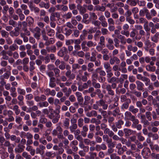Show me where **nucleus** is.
<instances>
[{
    "label": "nucleus",
    "instance_id": "13d9d810",
    "mask_svg": "<svg viewBox=\"0 0 159 159\" xmlns=\"http://www.w3.org/2000/svg\"><path fill=\"white\" fill-rule=\"evenodd\" d=\"M2 36L3 37H8L9 33L8 32L4 30H2L1 31Z\"/></svg>",
    "mask_w": 159,
    "mask_h": 159
},
{
    "label": "nucleus",
    "instance_id": "49530a36",
    "mask_svg": "<svg viewBox=\"0 0 159 159\" xmlns=\"http://www.w3.org/2000/svg\"><path fill=\"white\" fill-rule=\"evenodd\" d=\"M77 128V125L76 124H72V125L69 127V129L71 133H73Z\"/></svg>",
    "mask_w": 159,
    "mask_h": 159
},
{
    "label": "nucleus",
    "instance_id": "de8ad7c7",
    "mask_svg": "<svg viewBox=\"0 0 159 159\" xmlns=\"http://www.w3.org/2000/svg\"><path fill=\"white\" fill-rule=\"evenodd\" d=\"M35 64V62L34 61H30V70L31 72H33L35 68L34 65Z\"/></svg>",
    "mask_w": 159,
    "mask_h": 159
},
{
    "label": "nucleus",
    "instance_id": "0eeeda50",
    "mask_svg": "<svg viewBox=\"0 0 159 159\" xmlns=\"http://www.w3.org/2000/svg\"><path fill=\"white\" fill-rule=\"evenodd\" d=\"M125 116L128 120H131L133 122L137 119L135 118V116L132 115L130 112L129 111H127L125 112Z\"/></svg>",
    "mask_w": 159,
    "mask_h": 159
},
{
    "label": "nucleus",
    "instance_id": "e433bc0d",
    "mask_svg": "<svg viewBox=\"0 0 159 159\" xmlns=\"http://www.w3.org/2000/svg\"><path fill=\"white\" fill-rule=\"evenodd\" d=\"M127 149L126 147L124 146L119 149V150H118L117 153L119 155H121L123 154L126 151Z\"/></svg>",
    "mask_w": 159,
    "mask_h": 159
},
{
    "label": "nucleus",
    "instance_id": "393cba45",
    "mask_svg": "<svg viewBox=\"0 0 159 159\" xmlns=\"http://www.w3.org/2000/svg\"><path fill=\"white\" fill-rule=\"evenodd\" d=\"M10 95L13 98H15L17 96V93L16 92V88L14 87H11L10 89Z\"/></svg>",
    "mask_w": 159,
    "mask_h": 159
},
{
    "label": "nucleus",
    "instance_id": "c85d7f7f",
    "mask_svg": "<svg viewBox=\"0 0 159 159\" xmlns=\"http://www.w3.org/2000/svg\"><path fill=\"white\" fill-rule=\"evenodd\" d=\"M57 129L58 130L59 133L57 135V137L59 139H64L65 138L62 134V129L61 127H58Z\"/></svg>",
    "mask_w": 159,
    "mask_h": 159
},
{
    "label": "nucleus",
    "instance_id": "e2e57ef3",
    "mask_svg": "<svg viewBox=\"0 0 159 159\" xmlns=\"http://www.w3.org/2000/svg\"><path fill=\"white\" fill-rule=\"evenodd\" d=\"M84 120L82 118H80L78 120V125L80 127H82L83 125Z\"/></svg>",
    "mask_w": 159,
    "mask_h": 159
},
{
    "label": "nucleus",
    "instance_id": "ea45409f",
    "mask_svg": "<svg viewBox=\"0 0 159 159\" xmlns=\"http://www.w3.org/2000/svg\"><path fill=\"white\" fill-rule=\"evenodd\" d=\"M38 105L40 107H47L48 106L49 104L47 101H44L43 102L39 103Z\"/></svg>",
    "mask_w": 159,
    "mask_h": 159
},
{
    "label": "nucleus",
    "instance_id": "8fccbe9b",
    "mask_svg": "<svg viewBox=\"0 0 159 159\" xmlns=\"http://www.w3.org/2000/svg\"><path fill=\"white\" fill-rule=\"evenodd\" d=\"M56 37L61 41H64L65 40L64 36L60 33H56Z\"/></svg>",
    "mask_w": 159,
    "mask_h": 159
},
{
    "label": "nucleus",
    "instance_id": "4be33fe9",
    "mask_svg": "<svg viewBox=\"0 0 159 159\" xmlns=\"http://www.w3.org/2000/svg\"><path fill=\"white\" fill-rule=\"evenodd\" d=\"M159 39V33L157 32L151 37V40L155 43H157Z\"/></svg>",
    "mask_w": 159,
    "mask_h": 159
},
{
    "label": "nucleus",
    "instance_id": "9b49d317",
    "mask_svg": "<svg viewBox=\"0 0 159 159\" xmlns=\"http://www.w3.org/2000/svg\"><path fill=\"white\" fill-rule=\"evenodd\" d=\"M68 52L67 49L65 47H63L58 52L57 54L59 56L62 57L65 54H66Z\"/></svg>",
    "mask_w": 159,
    "mask_h": 159
},
{
    "label": "nucleus",
    "instance_id": "f704fd0d",
    "mask_svg": "<svg viewBox=\"0 0 159 159\" xmlns=\"http://www.w3.org/2000/svg\"><path fill=\"white\" fill-rule=\"evenodd\" d=\"M89 154L90 155L86 158V159H94L95 157L97 155V154L95 152H89Z\"/></svg>",
    "mask_w": 159,
    "mask_h": 159
},
{
    "label": "nucleus",
    "instance_id": "4d7b16f0",
    "mask_svg": "<svg viewBox=\"0 0 159 159\" xmlns=\"http://www.w3.org/2000/svg\"><path fill=\"white\" fill-rule=\"evenodd\" d=\"M117 38H115L114 39L113 41L115 43V46L116 48H118L119 47V43L120 41Z\"/></svg>",
    "mask_w": 159,
    "mask_h": 159
},
{
    "label": "nucleus",
    "instance_id": "37998d69",
    "mask_svg": "<svg viewBox=\"0 0 159 159\" xmlns=\"http://www.w3.org/2000/svg\"><path fill=\"white\" fill-rule=\"evenodd\" d=\"M105 38L104 36H101L100 37L99 42L98 44L100 45L105 46Z\"/></svg>",
    "mask_w": 159,
    "mask_h": 159
},
{
    "label": "nucleus",
    "instance_id": "a211bd4d",
    "mask_svg": "<svg viewBox=\"0 0 159 159\" xmlns=\"http://www.w3.org/2000/svg\"><path fill=\"white\" fill-rule=\"evenodd\" d=\"M148 136L149 138H152L153 140H158L159 138V136L157 134L153 133L151 132L148 133Z\"/></svg>",
    "mask_w": 159,
    "mask_h": 159
},
{
    "label": "nucleus",
    "instance_id": "b1692460",
    "mask_svg": "<svg viewBox=\"0 0 159 159\" xmlns=\"http://www.w3.org/2000/svg\"><path fill=\"white\" fill-rule=\"evenodd\" d=\"M77 9L79 11L81 15H83L86 12V8L82 5H80L77 7Z\"/></svg>",
    "mask_w": 159,
    "mask_h": 159
},
{
    "label": "nucleus",
    "instance_id": "f257e3e1",
    "mask_svg": "<svg viewBox=\"0 0 159 159\" xmlns=\"http://www.w3.org/2000/svg\"><path fill=\"white\" fill-rule=\"evenodd\" d=\"M116 86L117 84L116 83H113L111 85L108 84L105 86L104 89L107 91L108 95L112 97L114 96L115 93L112 89H115Z\"/></svg>",
    "mask_w": 159,
    "mask_h": 159
},
{
    "label": "nucleus",
    "instance_id": "69168bd1",
    "mask_svg": "<svg viewBox=\"0 0 159 159\" xmlns=\"http://www.w3.org/2000/svg\"><path fill=\"white\" fill-rule=\"evenodd\" d=\"M10 35L12 37H17L20 34V33H17V32L14 31H11L10 32Z\"/></svg>",
    "mask_w": 159,
    "mask_h": 159
},
{
    "label": "nucleus",
    "instance_id": "423d86ee",
    "mask_svg": "<svg viewBox=\"0 0 159 159\" xmlns=\"http://www.w3.org/2000/svg\"><path fill=\"white\" fill-rule=\"evenodd\" d=\"M139 120L137 119L133 122L131 126L133 128H136L137 130H140L141 129L142 126L141 125L139 124Z\"/></svg>",
    "mask_w": 159,
    "mask_h": 159
},
{
    "label": "nucleus",
    "instance_id": "473e14b6",
    "mask_svg": "<svg viewBox=\"0 0 159 159\" xmlns=\"http://www.w3.org/2000/svg\"><path fill=\"white\" fill-rule=\"evenodd\" d=\"M12 109L15 111V114L17 115L20 113V110L19 109V107L17 105H15L13 106Z\"/></svg>",
    "mask_w": 159,
    "mask_h": 159
},
{
    "label": "nucleus",
    "instance_id": "2eb2a0df",
    "mask_svg": "<svg viewBox=\"0 0 159 159\" xmlns=\"http://www.w3.org/2000/svg\"><path fill=\"white\" fill-rule=\"evenodd\" d=\"M131 100L129 98H128L127 102H124L121 106V109H127L129 107V104L131 102Z\"/></svg>",
    "mask_w": 159,
    "mask_h": 159
},
{
    "label": "nucleus",
    "instance_id": "79ce46f5",
    "mask_svg": "<svg viewBox=\"0 0 159 159\" xmlns=\"http://www.w3.org/2000/svg\"><path fill=\"white\" fill-rule=\"evenodd\" d=\"M22 120V118L20 116H16L15 118V121L16 123L19 124L20 126H22V124H21V122Z\"/></svg>",
    "mask_w": 159,
    "mask_h": 159
},
{
    "label": "nucleus",
    "instance_id": "412c9836",
    "mask_svg": "<svg viewBox=\"0 0 159 159\" xmlns=\"http://www.w3.org/2000/svg\"><path fill=\"white\" fill-rule=\"evenodd\" d=\"M11 141H14L16 143H19L20 142V139L19 137H16L15 135H11L10 138Z\"/></svg>",
    "mask_w": 159,
    "mask_h": 159
},
{
    "label": "nucleus",
    "instance_id": "bf43d9fd",
    "mask_svg": "<svg viewBox=\"0 0 159 159\" xmlns=\"http://www.w3.org/2000/svg\"><path fill=\"white\" fill-rule=\"evenodd\" d=\"M117 78L113 76L110 79H108L107 81L109 83L113 84L116 81Z\"/></svg>",
    "mask_w": 159,
    "mask_h": 159
},
{
    "label": "nucleus",
    "instance_id": "09e8293b",
    "mask_svg": "<svg viewBox=\"0 0 159 159\" xmlns=\"http://www.w3.org/2000/svg\"><path fill=\"white\" fill-rule=\"evenodd\" d=\"M120 112V110L119 107H116L115 109L113 111L112 114L113 116H116L117 115H119Z\"/></svg>",
    "mask_w": 159,
    "mask_h": 159
},
{
    "label": "nucleus",
    "instance_id": "ddd939ff",
    "mask_svg": "<svg viewBox=\"0 0 159 159\" xmlns=\"http://www.w3.org/2000/svg\"><path fill=\"white\" fill-rule=\"evenodd\" d=\"M135 83L136 85V88L139 91H144V84L141 82L137 80L135 82Z\"/></svg>",
    "mask_w": 159,
    "mask_h": 159
},
{
    "label": "nucleus",
    "instance_id": "0e129e2a",
    "mask_svg": "<svg viewBox=\"0 0 159 159\" xmlns=\"http://www.w3.org/2000/svg\"><path fill=\"white\" fill-rule=\"evenodd\" d=\"M59 68L62 70H63L65 69V65L64 61H62L61 62V64L59 65Z\"/></svg>",
    "mask_w": 159,
    "mask_h": 159
},
{
    "label": "nucleus",
    "instance_id": "7c9ffc66",
    "mask_svg": "<svg viewBox=\"0 0 159 159\" xmlns=\"http://www.w3.org/2000/svg\"><path fill=\"white\" fill-rule=\"evenodd\" d=\"M146 70L148 71L154 72L155 71L156 67L155 66H151V65L148 64L146 66Z\"/></svg>",
    "mask_w": 159,
    "mask_h": 159
},
{
    "label": "nucleus",
    "instance_id": "c9c22d12",
    "mask_svg": "<svg viewBox=\"0 0 159 159\" xmlns=\"http://www.w3.org/2000/svg\"><path fill=\"white\" fill-rule=\"evenodd\" d=\"M22 135H24L26 137L27 139H32L33 138V135L30 132H27L26 133L24 132H21Z\"/></svg>",
    "mask_w": 159,
    "mask_h": 159
},
{
    "label": "nucleus",
    "instance_id": "774afa93",
    "mask_svg": "<svg viewBox=\"0 0 159 159\" xmlns=\"http://www.w3.org/2000/svg\"><path fill=\"white\" fill-rule=\"evenodd\" d=\"M151 113L149 111H148L145 113V116L146 117L147 119L149 121H151L152 120V117L151 116Z\"/></svg>",
    "mask_w": 159,
    "mask_h": 159
},
{
    "label": "nucleus",
    "instance_id": "052dcab7",
    "mask_svg": "<svg viewBox=\"0 0 159 159\" xmlns=\"http://www.w3.org/2000/svg\"><path fill=\"white\" fill-rule=\"evenodd\" d=\"M146 11L145 16L146 18L148 20L151 19L152 18V16H151V14L149 13L148 9L146 10L145 11Z\"/></svg>",
    "mask_w": 159,
    "mask_h": 159
},
{
    "label": "nucleus",
    "instance_id": "f03ea898",
    "mask_svg": "<svg viewBox=\"0 0 159 159\" xmlns=\"http://www.w3.org/2000/svg\"><path fill=\"white\" fill-rule=\"evenodd\" d=\"M49 118L52 119V121L54 124L57 123L60 118V115L55 112V111H52L48 115Z\"/></svg>",
    "mask_w": 159,
    "mask_h": 159
},
{
    "label": "nucleus",
    "instance_id": "3c124183",
    "mask_svg": "<svg viewBox=\"0 0 159 159\" xmlns=\"http://www.w3.org/2000/svg\"><path fill=\"white\" fill-rule=\"evenodd\" d=\"M148 21H146L144 24L143 27L145 31L147 32H149L150 30V28L148 25Z\"/></svg>",
    "mask_w": 159,
    "mask_h": 159
},
{
    "label": "nucleus",
    "instance_id": "a878e982",
    "mask_svg": "<svg viewBox=\"0 0 159 159\" xmlns=\"http://www.w3.org/2000/svg\"><path fill=\"white\" fill-rule=\"evenodd\" d=\"M24 97L21 95H19L17 97V99L19 101L18 102V104L20 106H22L24 104L23 102Z\"/></svg>",
    "mask_w": 159,
    "mask_h": 159
},
{
    "label": "nucleus",
    "instance_id": "5701e85b",
    "mask_svg": "<svg viewBox=\"0 0 159 159\" xmlns=\"http://www.w3.org/2000/svg\"><path fill=\"white\" fill-rule=\"evenodd\" d=\"M129 110L133 114H135L139 111V109L137 108H135L132 105H130L129 107Z\"/></svg>",
    "mask_w": 159,
    "mask_h": 159
},
{
    "label": "nucleus",
    "instance_id": "20e7f679",
    "mask_svg": "<svg viewBox=\"0 0 159 159\" xmlns=\"http://www.w3.org/2000/svg\"><path fill=\"white\" fill-rule=\"evenodd\" d=\"M96 103L98 104L99 107H102L104 110H107L108 107V105L106 103V101L103 99H100L96 101Z\"/></svg>",
    "mask_w": 159,
    "mask_h": 159
},
{
    "label": "nucleus",
    "instance_id": "9d476101",
    "mask_svg": "<svg viewBox=\"0 0 159 159\" xmlns=\"http://www.w3.org/2000/svg\"><path fill=\"white\" fill-rule=\"evenodd\" d=\"M60 16V14L58 12L52 13L50 18L51 21H55L56 20L55 17L59 19Z\"/></svg>",
    "mask_w": 159,
    "mask_h": 159
},
{
    "label": "nucleus",
    "instance_id": "2f4dec72",
    "mask_svg": "<svg viewBox=\"0 0 159 159\" xmlns=\"http://www.w3.org/2000/svg\"><path fill=\"white\" fill-rule=\"evenodd\" d=\"M115 124L116 125L117 127H118V128L120 129L121 128L122 125L124 124V122L123 120H119L117 122H116Z\"/></svg>",
    "mask_w": 159,
    "mask_h": 159
},
{
    "label": "nucleus",
    "instance_id": "cd10ccee",
    "mask_svg": "<svg viewBox=\"0 0 159 159\" xmlns=\"http://www.w3.org/2000/svg\"><path fill=\"white\" fill-rule=\"evenodd\" d=\"M86 115L88 117L96 116H97V112L95 110H92L90 112H87Z\"/></svg>",
    "mask_w": 159,
    "mask_h": 159
},
{
    "label": "nucleus",
    "instance_id": "6e6d98bb",
    "mask_svg": "<svg viewBox=\"0 0 159 159\" xmlns=\"http://www.w3.org/2000/svg\"><path fill=\"white\" fill-rule=\"evenodd\" d=\"M72 14L71 12H68L67 14H64L63 17L66 19H68L70 18L72 16Z\"/></svg>",
    "mask_w": 159,
    "mask_h": 159
},
{
    "label": "nucleus",
    "instance_id": "f8f14e48",
    "mask_svg": "<svg viewBox=\"0 0 159 159\" xmlns=\"http://www.w3.org/2000/svg\"><path fill=\"white\" fill-rule=\"evenodd\" d=\"M25 146L20 143L17 145V147L15 149V151L16 153H20L24 151Z\"/></svg>",
    "mask_w": 159,
    "mask_h": 159
},
{
    "label": "nucleus",
    "instance_id": "4468645a",
    "mask_svg": "<svg viewBox=\"0 0 159 159\" xmlns=\"http://www.w3.org/2000/svg\"><path fill=\"white\" fill-rule=\"evenodd\" d=\"M120 60L117 57L113 56L109 60L110 63L112 65L114 64L115 63L116 64H119L120 63Z\"/></svg>",
    "mask_w": 159,
    "mask_h": 159
},
{
    "label": "nucleus",
    "instance_id": "680f3d73",
    "mask_svg": "<svg viewBox=\"0 0 159 159\" xmlns=\"http://www.w3.org/2000/svg\"><path fill=\"white\" fill-rule=\"evenodd\" d=\"M146 8H144L142 10H141L139 11V15L140 16H144L145 15V14L146 13V10H147Z\"/></svg>",
    "mask_w": 159,
    "mask_h": 159
},
{
    "label": "nucleus",
    "instance_id": "603ef678",
    "mask_svg": "<svg viewBox=\"0 0 159 159\" xmlns=\"http://www.w3.org/2000/svg\"><path fill=\"white\" fill-rule=\"evenodd\" d=\"M46 156L49 158H53L56 156V154L55 152L52 153L51 152H46Z\"/></svg>",
    "mask_w": 159,
    "mask_h": 159
},
{
    "label": "nucleus",
    "instance_id": "4c0bfd02",
    "mask_svg": "<svg viewBox=\"0 0 159 159\" xmlns=\"http://www.w3.org/2000/svg\"><path fill=\"white\" fill-rule=\"evenodd\" d=\"M95 9L97 11H100L103 12L106 9V8L103 6H100L99 5H97L95 7Z\"/></svg>",
    "mask_w": 159,
    "mask_h": 159
},
{
    "label": "nucleus",
    "instance_id": "dca6fc26",
    "mask_svg": "<svg viewBox=\"0 0 159 159\" xmlns=\"http://www.w3.org/2000/svg\"><path fill=\"white\" fill-rule=\"evenodd\" d=\"M26 150L30 152V154L32 156H34L35 154V150L31 146H28L26 148Z\"/></svg>",
    "mask_w": 159,
    "mask_h": 159
},
{
    "label": "nucleus",
    "instance_id": "a19ab883",
    "mask_svg": "<svg viewBox=\"0 0 159 159\" xmlns=\"http://www.w3.org/2000/svg\"><path fill=\"white\" fill-rule=\"evenodd\" d=\"M54 73L56 78H58L60 77V70L59 69L55 67L53 70Z\"/></svg>",
    "mask_w": 159,
    "mask_h": 159
},
{
    "label": "nucleus",
    "instance_id": "6e6552de",
    "mask_svg": "<svg viewBox=\"0 0 159 159\" xmlns=\"http://www.w3.org/2000/svg\"><path fill=\"white\" fill-rule=\"evenodd\" d=\"M65 75L69 80H73L75 77V75L72 73L70 70H67L65 73Z\"/></svg>",
    "mask_w": 159,
    "mask_h": 159
},
{
    "label": "nucleus",
    "instance_id": "338daca9",
    "mask_svg": "<svg viewBox=\"0 0 159 159\" xmlns=\"http://www.w3.org/2000/svg\"><path fill=\"white\" fill-rule=\"evenodd\" d=\"M96 45V44L91 41H89L87 43V45L88 47H94Z\"/></svg>",
    "mask_w": 159,
    "mask_h": 159
},
{
    "label": "nucleus",
    "instance_id": "c756f323",
    "mask_svg": "<svg viewBox=\"0 0 159 159\" xmlns=\"http://www.w3.org/2000/svg\"><path fill=\"white\" fill-rule=\"evenodd\" d=\"M138 2V0H127L126 2L127 3L132 6H135L137 2Z\"/></svg>",
    "mask_w": 159,
    "mask_h": 159
},
{
    "label": "nucleus",
    "instance_id": "72a5a7b5",
    "mask_svg": "<svg viewBox=\"0 0 159 159\" xmlns=\"http://www.w3.org/2000/svg\"><path fill=\"white\" fill-rule=\"evenodd\" d=\"M96 71H98V73H99L100 76H104L106 75V73L105 71L104 70H102V68L99 67L96 69Z\"/></svg>",
    "mask_w": 159,
    "mask_h": 159
},
{
    "label": "nucleus",
    "instance_id": "bb28decb",
    "mask_svg": "<svg viewBox=\"0 0 159 159\" xmlns=\"http://www.w3.org/2000/svg\"><path fill=\"white\" fill-rule=\"evenodd\" d=\"M123 131L126 137L129 136L132 133V130L130 129L125 128L124 129Z\"/></svg>",
    "mask_w": 159,
    "mask_h": 159
},
{
    "label": "nucleus",
    "instance_id": "6ab92c4d",
    "mask_svg": "<svg viewBox=\"0 0 159 159\" xmlns=\"http://www.w3.org/2000/svg\"><path fill=\"white\" fill-rule=\"evenodd\" d=\"M27 23L29 27L32 26L34 23V19L31 16H29L27 18Z\"/></svg>",
    "mask_w": 159,
    "mask_h": 159
},
{
    "label": "nucleus",
    "instance_id": "f3484780",
    "mask_svg": "<svg viewBox=\"0 0 159 159\" xmlns=\"http://www.w3.org/2000/svg\"><path fill=\"white\" fill-rule=\"evenodd\" d=\"M118 100L119 98L117 97L115 99V102L114 104H110L108 108L109 110H112L117 107L118 105V104L116 102Z\"/></svg>",
    "mask_w": 159,
    "mask_h": 159
},
{
    "label": "nucleus",
    "instance_id": "a18cd8bd",
    "mask_svg": "<svg viewBox=\"0 0 159 159\" xmlns=\"http://www.w3.org/2000/svg\"><path fill=\"white\" fill-rule=\"evenodd\" d=\"M47 35L49 36L52 37L55 34V31L52 29H50L47 30Z\"/></svg>",
    "mask_w": 159,
    "mask_h": 159
},
{
    "label": "nucleus",
    "instance_id": "5fc2aeb1",
    "mask_svg": "<svg viewBox=\"0 0 159 159\" xmlns=\"http://www.w3.org/2000/svg\"><path fill=\"white\" fill-rule=\"evenodd\" d=\"M18 46L16 44H13L9 46V48L10 50L14 51L18 49Z\"/></svg>",
    "mask_w": 159,
    "mask_h": 159
},
{
    "label": "nucleus",
    "instance_id": "aec40b11",
    "mask_svg": "<svg viewBox=\"0 0 159 159\" xmlns=\"http://www.w3.org/2000/svg\"><path fill=\"white\" fill-rule=\"evenodd\" d=\"M117 38L119 39L121 44H125L126 43V39L124 35L119 34L117 36Z\"/></svg>",
    "mask_w": 159,
    "mask_h": 159
},
{
    "label": "nucleus",
    "instance_id": "58836bf2",
    "mask_svg": "<svg viewBox=\"0 0 159 159\" xmlns=\"http://www.w3.org/2000/svg\"><path fill=\"white\" fill-rule=\"evenodd\" d=\"M110 64L108 62H105L104 64V67L106 70V71L107 70H112V68L110 66Z\"/></svg>",
    "mask_w": 159,
    "mask_h": 159
},
{
    "label": "nucleus",
    "instance_id": "864d4df0",
    "mask_svg": "<svg viewBox=\"0 0 159 159\" xmlns=\"http://www.w3.org/2000/svg\"><path fill=\"white\" fill-rule=\"evenodd\" d=\"M17 91L18 93L20 95H24L25 94V90L20 88H18L17 89Z\"/></svg>",
    "mask_w": 159,
    "mask_h": 159
},
{
    "label": "nucleus",
    "instance_id": "39448f33",
    "mask_svg": "<svg viewBox=\"0 0 159 159\" xmlns=\"http://www.w3.org/2000/svg\"><path fill=\"white\" fill-rule=\"evenodd\" d=\"M34 30L35 32L34 34V36L37 40H39L41 35V29L39 27H36L34 29Z\"/></svg>",
    "mask_w": 159,
    "mask_h": 159
},
{
    "label": "nucleus",
    "instance_id": "1a4fd4ad",
    "mask_svg": "<svg viewBox=\"0 0 159 159\" xmlns=\"http://www.w3.org/2000/svg\"><path fill=\"white\" fill-rule=\"evenodd\" d=\"M45 149V146L42 145H40L39 148H36V153L37 154H39L41 155H43L44 153V150Z\"/></svg>",
    "mask_w": 159,
    "mask_h": 159
},
{
    "label": "nucleus",
    "instance_id": "c03bdc74",
    "mask_svg": "<svg viewBox=\"0 0 159 159\" xmlns=\"http://www.w3.org/2000/svg\"><path fill=\"white\" fill-rule=\"evenodd\" d=\"M31 155L29 154L28 153L26 152H23L22 153V156L25 159H31Z\"/></svg>",
    "mask_w": 159,
    "mask_h": 159
},
{
    "label": "nucleus",
    "instance_id": "7ed1b4c3",
    "mask_svg": "<svg viewBox=\"0 0 159 159\" xmlns=\"http://www.w3.org/2000/svg\"><path fill=\"white\" fill-rule=\"evenodd\" d=\"M150 149L147 147L144 148L141 151V154L145 158L148 159L151 154Z\"/></svg>",
    "mask_w": 159,
    "mask_h": 159
}]
</instances>
